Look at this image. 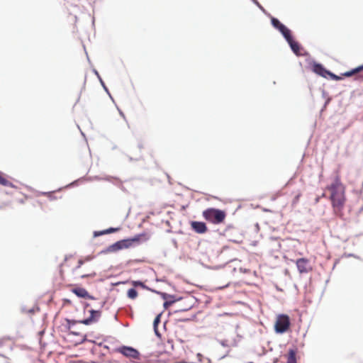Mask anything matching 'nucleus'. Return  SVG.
<instances>
[{"label": "nucleus", "mask_w": 363, "mask_h": 363, "mask_svg": "<svg viewBox=\"0 0 363 363\" xmlns=\"http://www.w3.org/2000/svg\"><path fill=\"white\" fill-rule=\"evenodd\" d=\"M362 70H363V65L361 66H359L358 67H357L355 69H353L352 70H351L350 72H347L344 73L343 75L345 77H351L352 75L357 74Z\"/></svg>", "instance_id": "nucleus-15"}, {"label": "nucleus", "mask_w": 363, "mask_h": 363, "mask_svg": "<svg viewBox=\"0 0 363 363\" xmlns=\"http://www.w3.org/2000/svg\"><path fill=\"white\" fill-rule=\"evenodd\" d=\"M121 249H123L122 245H121V240L114 243L113 245H111L109 247V250L111 251H117V250H121Z\"/></svg>", "instance_id": "nucleus-18"}, {"label": "nucleus", "mask_w": 363, "mask_h": 363, "mask_svg": "<svg viewBox=\"0 0 363 363\" xmlns=\"http://www.w3.org/2000/svg\"><path fill=\"white\" fill-rule=\"evenodd\" d=\"M106 230V234H108V233H114L116 231L118 230L117 228H110L107 230Z\"/></svg>", "instance_id": "nucleus-23"}, {"label": "nucleus", "mask_w": 363, "mask_h": 363, "mask_svg": "<svg viewBox=\"0 0 363 363\" xmlns=\"http://www.w3.org/2000/svg\"><path fill=\"white\" fill-rule=\"evenodd\" d=\"M296 264L300 274H306L312 271V266L308 259H298L296 261Z\"/></svg>", "instance_id": "nucleus-6"}, {"label": "nucleus", "mask_w": 363, "mask_h": 363, "mask_svg": "<svg viewBox=\"0 0 363 363\" xmlns=\"http://www.w3.org/2000/svg\"><path fill=\"white\" fill-rule=\"evenodd\" d=\"M106 234V230H102L99 232H94V236H99Z\"/></svg>", "instance_id": "nucleus-25"}, {"label": "nucleus", "mask_w": 363, "mask_h": 363, "mask_svg": "<svg viewBox=\"0 0 363 363\" xmlns=\"http://www.w3.org/2000/svg\"><path fill=\"white\" fill-rule=\"evenodd\" d=\"M313 71L321 77H327L330 72L326 70L320 64L315 63L313 65Z\"/></svg>", "instance_id": "nucleus-9"}, {"label": "nucleus", "mask_w": 363, "mask_h": 363, "mask_svg": "<svg viewBox=\"0 0 363 363\" xmlns=\"http://www.w3.org/2000/svg\"><path fill=\"white\" fill-rule=\"evenodd\" d=\"M160 315H159L154 320V327H155V330L156 332H157V324L160 323Z\"/></svg>", "instance_id": "nucleus-21"}, {"label": "nucleus", "mask_w": 363, "mask_h": 363, "mask_svg": "<svg viewBox=\"0 0 363 363\" xmlns=\"http://www.w3.org/2000/svg\"><path fill=\"white\" fill-rule=\"evenodd\" d=\"M140 235H137L132 239H127L121 240V245L123 248H128L132 245V244L135 242H138L140 240Z\"/></svg>", "instance_id": "nucleus-11"}, {"label": "nucleus", "mask_w": 363, "mask_h": 363, "mask_svg": "<svg viewBox=\"0 0 363 363\" xmlns=\"http://www.w3.org/2000/svg\"><path fill=\"white\" fill-rule=\"evenodd\" d=\"M288 42V43L289 44L291 50H293V52L298 55H299V51H300V45L299 44L294 41L292 38V37L290 38V40H286Z\"/></svg>", "instance_id": "nucleus-12"}, {"label": "nucleus", "mask_w": 363, "mask_h": 363, "mask_svg": "<svg viewBox=\"0 0 363 363\" xmlns=\"http://www.w3.org/2000/svg\"><path fill=\"white\" fill-rule=\"evenodd\" d=\"M173 301H165L163 304L164 308H168L172 304Z\"/></svg>", "instance_id": "nucleus-24"}, {"label": "nucleus", "mask_w": 363, "mask_h": 363, "mask_svg": "<svg viewBox=\"0 0 363 363\" xmlns=\"http://www.w3.org/2000/svg\"><path fill=\"white\" fill-rule=\"evenodd\" d=\"M191 228L197 233H205L207 231V227L205 223L199 221H192L191 223Z\"/></svg>", "instance_id": "nucleus-8"}, {"label": "nucleus", "mask_w": 363, "mask_h": 363, "mask_svg": "<svg viewBox=\"0 0 363 363\" xmlns=\"http://www.w3.org/2000/svg\"><path fill=\"white\" fill-rule=\"evenodd\" d=\"M254 2H255L257 4H258V2L257 1V0H253Z\"/></svg>", "instance_id": "nucleus-29"}, {"label": "nucleus", "mask_w": 363, "mask_h": 363, "mask_svg": "<svg viewBox=\"0 0 363 363\" xmlns=\"http://www.w3.org/2000/svg\"><path fill=\"white\" fill-rule=\"evenodd\" d=\"M287 363H296V352L293 350H290L287 356Z\"/></svg>", "instance_id": "nucleus-14"}, {"label": "nucleus", "mask_w": 363, "mask_h": 363, "mask_svg": "<svg viewBox=\"0 0 363 363\" xmlns=\"http://www.w3.org/2000/svg\"><path fill=\"white\" fill-rule=\"evenodd\" d=\"M284 25H283V24L281 23V25L279 27H278V28H277V29H278L279 30H281L282 28H284Z\"/></svg>", "instance_id": "nucleus-26"}, {"label": "nucleus", "mask_w": 363, "mask_h": 363, "mask_svg": "<svg viewBox=\"0 0 363 363\" xmlns=\"http://www.w3.org/2000/svg\"><path fill=\"white\" fill-rule=\"evenodd\" d=\"M202 216L208 223L219 225L224 223L226 213L220 209L208 208L203 211Z\"/></svg>", "instance_id": "nucleus-3"}, {"label": "nucleus", "mask_w": 363, "mask_h": 363, "mask_svg": "<svg viewBox=\"0 0 363 363\" xmlns=\"http://www.w3.org/2000/svg\"><path fill=\"white\" fill-rule=\"evenodd\" d=\"M279 31L281 33L286 40H290V38L292 37L291 35V30L288 29L285 26Z\"/></svg>", "instance_id": "nucleus-16"}, {"label": "nucleus", "mask_w": 363, "mask_h": 363, "mask_svg": "<svg viewBox=\"0 0 363 363\" xmlns=\"http://www.w3.org/2000/svg\"><path fill=\"white\" fill-rule=\"evenodd\" d=\"M328 75L330 76L331 77V79H333L339 80L341 79V77L336 76L335 74H334L331 72H330V74H328Z\"/></svg>", "instance_id": "nucleus-22"}, {"label": "nucleus", "mask_w": 363, "mask_h": 363, "mask_svg": "<svg viewBox=\"0 0 363 363\" xmlns=\"http://www.w3.org/2000/svg\"><path fill=\"white\" fill-rule=\"evenodd\" d=\"M91 260V257L89 256L79 259L73 271L77 272L82 279L95 277L96 273L93 264H90Z\"/></svg>", "instance_id": "nucleus-2"}, {"label": "nucleus", "mask_w": 363, "mask_h": 363, "mask_svg": "<svg viewBox=\"0 0 363 363\" xmlns=\"http://www.w3.org/2000/svg\"><path fill=\"white\" fill-rule=\"evenodd\" d=\"M162 296H163V298H166V296H167V294H162Z\"/></svg>", "instance_id": "nucleus-28"}, {"label": "nucleus", "mask_w": 363, "mask_h": 363, "mask_svg": "<svg viewBox=\"0 0 363 363\" xmlns=\"http://www.w3.org/2000/svg\"><path fill=\"white\" fill-rule=\"evenodd\" d=\"M290 318L287 315L279 314L277 316L274 323V330L277 333H284L290 328Z\"/></svg>", "instance_id": "nucleus-4"}, {"label": "nucleus", "mask_w": 363, "mask_h": 363, "mask_svg": "<svg viewBox=\"0 0 363 363\" xmlns=\"http://www.w3.org/2000/svg\"><path fill=\"white\" fill-rule=\"evenodd\" d=\"M128 296L131 299H135L138 296V291L132 288L128 291Z\"/></svg>", "instance_id": "nucleus-19"}, {"label": "nucleus", "mask_w": 363, "mask_h": 363, "mask_svg": "<svg viewBox=\"0 0 363 363\" xmlns=\"http://www.w3.org/2000/svg\"><path fill=\"white\" fill-rule=\"evenodd\" d=\"M72 291L78 297L84 298L94 299V297L90 296L88 291L84 288H75Z\"/></svg>", "instance_id": "nucleus-10"}, {"label": "nucleus", "mask_w": 363, "mask_h": 363, "mask_svg": "<svg viewBox=\"0 0 363 363\" xmlns=\"http://www.w3.org/2000/svg\"><path fill=\"white\" fill-rule=\"evenodd\" d=\"M254 2H255L257 4H258V2L257 1V0H253Z\"/></svg>", "instance_id": "nucleus-30"}, {"label": "nucleus", "mask_w": 363, "mask_h": 363, "mask_svg": "<svg viewBox=\"0 0 363 363\" xmlns=\"http://www.w3.org/2000/svg\"><path fill=\"white\" fill-rule=\"evenodd\" d=\"M88 311L89 313L90 314L89 317L86 319H84L83 320L79 321L81 323H83L84 325H91L92 323L97 322L99 320L101 313L100 311L90 309Z\"/></svg>", "instance_id": "nucleus-7"}, {"label": "nucleus", "mask_w": 363, "mask_h": 363, "mask_svg": "<svg viewBox=\"0 0 363 363\" xmlns=\"http://www.w3.org/2000/svg\"><path fill=\"white\" fill-rule=\"evenodd\" d=\"M143 284L141 282H135V285H142Z\"/></svg>", "instance_id": "nucleus-27"}, {"label": "nucleus", "mask_w": 363, "mask_h": 363, "mask_svg": "<svg viewBox=\"0 0 363 363\" xmlns=\"http://www.w3.org/2000/svg\"><path fill=\"white\" fill-rule=\"evenodd\" d=\"M115 352L122 354L130 359H140V354L135 348L128 346H121L115 349Z\"/></svg>", "instance_id": "nucleus-5"}, {"label": "nucleus", "mask_w": 363, "mask_h": 363, "mask_svg": "<svg viewBox=\"0 0 363 363\" xmlns=\"http://www.w3.org/2000/svg\"><path fill=\"white\" fill-rule=\"evenodd\" d=\"M330 192V200L334 213L340 217L343 216V209L346 203L345 189L338 177L326 188Z\"/></svg>", "instance_id": "nucleus-1"}, {"label": "nucleus", "mask_w": 363, "mask_h": 363, "mask_svg": "<svg viewBox=\"0 0 363 363\" xmlns=\"http://www.w3.org/2000/svg\"><path fill=\"white\" fill-rule=\"evenodd\" d=\"M0 184L4 186L13 187V184L5 178L4 174L0 172Z\"/></svg>", "instance_id": "nucleus-13"}, {"label": "nucleus", "mask_w": 363, "mask_h": 363, "mask_svg": "<svg viewBox=\"0 0 363 363\" xmlns=\"http://www.w3.org/2000/svg\"><path fill=\"white\" fill-rule=\"evenodd\" d=\"M219 343L224 347H231L234 345V342L233 340H219Z\"/></svg>", "instance_id": "nucleus-17"}, {"label": "nucleus", "mask_w": 363, "mask_h": 363, "mask_svg": "<svg viewBox=\"0 0 363 363\" xmlns=\"http://www.w3.org/2000/svg\"><path fill=\"white\" fill-rule=\"evenodd\" d=\"M272 24L275 28H278L281 25V23L277 18H272Z\"/></svg>", "instance_id": "nucleus-20"}]
</instances>
